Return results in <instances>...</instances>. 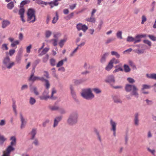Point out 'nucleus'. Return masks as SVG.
<instances>
[{
	"mask_svg": "<svg viewBox=\"0 0 156 156\" xmlns=\"http://www.w3.org/2000/svg\"><path fill=\"white\" fill-rule=\"evenodd\" d=\"M113 100L116 103H120L122 102V101L118 97H114Z\"/></svg>",
	"mask_w": 156,
	"mask_h": 156,
	"instance_id": "34",
	"label": "nucleus"
},
{
	"mask_svg": "<svg viewBox=\"0 0 156 156\" xmlns=\"http://www.w3.org/2000/svg\"><path fill=\"white\" fill-rule=\"evenodd\" d=\"M110 124L111 126V130L113 131V135L114 136H115L117 123L112 119H111L110 121Z\"/></svg>",
	"mask_w": 156,
	"mask_h": 156,
	"instance_id": "7",
	"label": "nucleus"
},
{
	"mask_svg": "<svg viewBox=\"0 0 156 156\" xmlns=\"http://www.w3.org/2000/svg\"><path fill=\"white\" fill-rule=\"evenodd\" d=\"M135 52L138 54H142L144 52V49H136L134 50Z\"/></svg>",
	"mask_w": 156,
	"mask_h": 156,
	"instance_id": "44",
	"label": "nucleus"
},
{
	"mask_svg": "<svg viewBox=\"0 0 156 156\" xmlns=\"http://www.w3.org/2000/svg\"><path fill=\"white\" fill-rule=\"evenodd\" d=\"M76 28L78 30H82L84 32H85L88 29L87 26L81 23H79L77 25Z\"/></svg>",
	"mask_w": 156,
	"mask_h": 156,
	"instance_id": "9",
	"label": "nucleus"
},
{
	"mask_svg": "<svg viewBox=\"0 0 156 156\" xmlns=\"http://www.w3.org/2000/svg\"><path fill=\"white\" fill-rule=\"evenodd\" d=\"M49 50V48H44L42 51L39 54V55L42 56L45 54Z\"/></svg>",
	"mask_w": 156,
	"mask_h": 156,
	"instance_id": "27",
	"label": "nucleus"
},
{
	"mask_svg": "<svg viewBox=\"0 0 156 156\" xmlns=\"http://www.w3.org/2000/svg\"><path fill=\"white\" fill-rule=\"evenodd\" d=\"M94 131L95 132V133H96V134L98 136V138L99 140L100 141H101V138L100 136L99 135V133L98 131V130L96 129H94Z\"/></svg>",
	"mask_w": 156,
	"mask_h": 156,
	"instance_id": "57",
	"label": "nucleus"
},
{
	"mask_svg": "<svg viewBox=\"0 0 156 156\" xmlns=\"http://www.w3.org/2000/svg\"><path fill=\"white\" fill-rule=\"evenodd\" d=\"M32 48L31 45H30L26 48L27 52V53H30V49Z\"/></svg>",
	"mask_w": 156,
	"mask_h": 156,
	"instance_id": "60",
	"label": "nucleus"
},
{
	"mask_svg": "<svg viewBox=\"0 0 156 156\" xmlns=\"http://www.w3.org/2000/svg\"><path fill=\"white\" fill-rule=\"evenodd\" d=\"M36 133V129H33L31 133V135L32 137L31 138V139H33L34 137V136Z\"/></svg>",
	"mask_w": 156,
	"mask_h": 156,
	"instance_id": "32",
	"label": "nucleus"
},
{
	"mask_svg": "<svg viewBox=\"0 0 156 156\" xmlns=\"http://www.w3.org/2000/svg\"><path fill=\"white\" fill-rule=\"evenodd\" d=\"M58 111L61 114H64L66 113V111L65 109L61 108H59Z\"/></svg>",
	"mask_w": 156,
	"mask_h": 156,
	"instance_id": "50",
	"label": "nucleus"
},
{
	"mask_svg": "<svg viewBox=\"0 0 156 156\" xmlns=\"http://www.w3.org/2000/svg\"><path fill=\"white\" fill-rule=\"evenodd\" d=\"M59 108L58 106L56 105L49 106L50 109L51 111H58Z\"/></svg>",
	"mask_w": 156,
	"mask_h": 156,
	"instance_id": "26",
	"label": "nucleus"
},
{
	"mask_svg": "<svg viewBox=\"0 0 156 156\" xmlns=\"http://www.w3.org/2000/svg\"><path fill=\"white\" fill-rule=\"evenodd\" d=\"M50 42H52L53 45L56 46L57 44V40L55 39H52L50 40Z\"/></svg>",
	"mask_w": 156,
	"mask_h": 156,
	"instance_id": "47",
	"label": "nucleus"
},
{
	"mask_svg": "<svg viewBox=\"0 0 156 156\" xmlns=\"http://www.w3.org/2000/svg\"><path fill=\"white\" fill-rule=\"evenodd\" d=\"M134 40L135 38L130 36H128L126 39L127 41L128 42H134Z\"/></svg>",
	"mask_w": 156,
	"mask_h": 156,
	"instance_id": "38",
	"label": "nucleus"
},
{
	"mask_svg": "<svg viewBox=\"0 0 156 156\" xmlns=\"http://www.w3.org/2000/svg\"><path fill=\"white\" fill-rule=\"evenodd\" d=\"M113 67L112 61H110L107 66L106 67L105 69L107 71H109Z\"/></svg>",
	"mask_w": 156,
	"mask_h": 156,
	"instance_id": "15",
	"label": "nucleus"
},
{
	"mask_svg": "<svg viewBox=\"0 0 156 156\" xmlns=\"http://www.w3.org/2000/svg\"><path fill=\"white\" fill-rule=\"evenodd\" d=\"M49 55H46L43 58V62L44 63L46 62L48 59Z\"/></svg>",
	"mask_w": 156,
	"mask_h": 156,
	"instance_id": "46",
	"label": "nucleus"
},
{
	"mask_svg": "<svg viewBox=\"0 0 156 156\" xmlns=\"http://www.w3.org/2000/svg\"><path fill=\"white\" fill-rule=\"evenodd\" d=\"M74 82L75 85H78L81 83L83 82V81L81 80H74Z\"/></svg>",
	"mask_w": 156,
	"mask_h": 156,
	"instance_id": "48",
	"label": "nucleus"
},
{
	"mask_svg": "<svg viewBox=\"0 0 156 156\" xmlns=\"http://www.w3.org/2000/svg\"><path fill=\"white\" fill-rule=\"evenodd\" d=\"M139 115L138 113H136L135 115L134 122L136 126H138L139 125Z\"/></svg>",
	"mask_w": 156,
	"mask_h": 156,
	"instance_id": "20",
	"label": "nucleus"
},
{
	"mask_svg": "<svg viewBox=\"0 0 156 156\" xmlns=\"http://www.w3.org/2000/svg\"><path fill=\"white\" fill-rule=\"evenodd\" d=\"M144 42L145 44H147L149 46H151V42L150 41L148 40H144Z\"/></svg>",
	"mask_w": 156,
	"mask_h": 156,
	"instance_id": "62",
	"label": "nucleus"
},
{
	"mask_svg": "<svg viewBox=\"0 0 156 156\" xmlns=\"http://www.w3.org/2000/svg\"><path fill=\"white\" fill-rule=\"evenodd\" d=\"M115 40V38H113L112 37L108 38L106 41L105 43L106 44H108L114 41Z\"/></svg>",
	"mask_w": 156,
	"mask_h": 156,
	"instance_id": "39",
	"label": "nucleus"
},
{
	"mask_svg": "<svg viewBox=\"0 0 156 156\" xmlns=\"http://www.w3.org/2000/svg\"><path fill=\"white\" fill-rule=\"evenodd\" d=\"M20 42L18 40L15 41L12 43L11 46L12 47H15V48H17L16 45L19 44Z\"/></svg>",
	"mask_w": 156,
	"mask_h": 156,
	"instance_id": "28",
	"label": "nucleus"
},
{
	"mask_svg": "<svg viewBox=\"0 0 156 156\" xmlns=\"http://www.w3.org/2000/svg\"><path fill=\"white\" fill-rule=\"evenodd\" d=\"M147 77L150 79H153L156 80V73H152L151 74H146Z\"/></svg>",
	"mask_w": 156,
	"mask_h": 156,
	"instance_id": "23",
	"label": "nucleus"
},
{
	"mask_svg": "<svg viewBox=\"0 0 156 156\" xmlns=\"http://www.w3.org/2000/svg\"><path fill=\"white\" fill-rule=\"evenodd\" d=\"M111 54L112 55H115L116 58H119L120 57V55L117 52L112 51L111 52Z\"/></svg>",
	"mask_w": 156,
	"mask_h": 156,
	"instance_id": "35",
	"label": "nucleus"
},
{
	"mask_svg": "<svg viewBox=\"0 0 156 156\" xmlns=\"http://www.w3.org/2000/svg\"><path fill=\"white\" fill-rule=\"evenodd\" d=\"M126 90L128 92L132 91V95H134L135 97L138 98V94L137 92L138 89L134 85L126 84L125 86Z\"/></svg>",
	"mask_w": 156,
	"mask_h": 156,
	"instance_id": "3",
	"label": "nucleus"
},
{
	"mask_svg": "<svg viewBox=\"0 0 156 156\" xmlns=\"http://www.w3.org/2000/svg\"><path fill=\"white\" fill-rule=\"evenodd\" d=\"M56 90L55 88H53L52 90V93H51V95L50 97V98L52 99L53 98V94L56 93Z\"/></svg>",
	"mask_w": 156,
	"mask_h": 156,
	"instance_id": "61",
	"label": "nucleus"
},
{
	"mask_svg": "<svg viewBox=\"0 0 156 156\" xmlns=\"http://www.w3.org/2000/svg\"><path fill=\"white\" fill-rule=\"evenodd\" d=\"M24 11L25 10L23 8H21L19 11V14L20 16L21 20L23 22H25V20L23 19Z\"/></svg>",
	"mask_w": 156,
	"mask_h": 156,
	"instance_id": "14",
	"label": "nucleus"
},
{
	"mask_svg": "<svg viewBox=\"0 0 156 156\" xmlns=\"http://www.w3.org/2000/svg\"><path fill=\"white\" fill-rule=\"evenodd\" d=\"M81 96L87 100H91L94 97V95L92 93L91 89L90 88L83 89L81 93Z\"/></svg>",
	"mask_w": 156,
	"mask_h": 156,
	"instance_id": "1",
	"label": "nucleus"
},
{
	"mask_svg": "<svg viewBox=\"0 0 156 156\" xmlns=\"http://www.w3.org/2000/svg\"><path fill=\"white\" fill-rule=\"evenodd\" d=\"M35 12L34 9H30L27 12V21L29 23H34L36 20Z\"/></svg>",
	"mask_w": 156,
	"mask_h": 156,
	"instance_id": "4",
	"label": "nucleus"
},
{
	"mask_svg": "<svg viewBox=\"0 0 156 156\" xmlns=\"http://www.w3.org/2000/svg\"><path fill=\"white\" fill-rule=\"evenodd\" d=\"M50 64L52 66H54L55 65L56 60L54 58H51L50 59Z\"/></svg>",
	"mask_w": 156,
	"mask_h": 156,
	"instance_id": "40",
	"label": "nucleus"
},
{
	"mask_svg": "<svg viewBox=\"0 0 156 156\" xmlns=\"http://www.w3.org/2000/svg\"><path fill=\"white\" fill-rule=\"evenodd\" d=\"M93 90L96 93L99 94L101 92V91L99 89L97 88H94Z\"/></svg>",
	"mask_w": 156,
	"mask_h": 156,
	"instance_id": "53",
	"label": "nucleus"
},
{
	"mask_svg": "<svg viewBox=\"0 0 156 156\" xmlns=\"http://www.w3.org/2000/svg\"><path fill=\"white\" fill-rule=\"evenodd\" d=\"M31 89L35 95H39V93L38 91L37 88L36 87L34 86Z\"/></svg>",
	"mask_w": 156,
	"mask_h": 156,
	"instance_id": "30",
	"label": "nucleus"
},
{
	"mask_svg": "<svg viewBox=\"0 0 156 156\" xmlns=\"http://www.w3.org/2000/svg\"><path fill=\"white\" fill-rule=\"evenodd\" d=\"M147 20V18L146 16L144 15H143L142 17V21L141 24H143Z\"/></svg>",
	"mask_w": 156,
	"mask_h": 156,
	"instance_id": "52",
	"label": "nucleus"
},
{
	"mask_svg": "<svg viewBox=\"0 0 156 156\" xmlns=\"http://www.w3.org/2000/svg\"><path fill=\"white\" fill-rule=\"evenodd\" d=\"M10 24V22L7 20H4L2 23V27L5 28L7 26H9Z\"/></svg>",
	"mask_w": 156,
	"mask_h": 156,
	"instance_id": "16",
	"label": "nucleus"
},
{
	"mask_svg": "<svg viewBox=\"0 0 156 156\" xmlns=\"http://www.w3.org/2000/svg\"><path fill=\"white\" fill-rule=\"evenodd\" d=\"M110 61H112V64L114 63L115 64L118 63L119 62V60L118 59H116L115 58H113Z\"/></svg>",
	"mask_w": 156,
	"mask_h": 156,
	"instance_id": "51",
	"label": "nucleus"
},
{
	"mask_svg": "<svg viewBox=\"0 0 156 156\" xmlns=\"http://www.w3.org/2000/svg\"><path fill=\"white\" fill-rule=\"evenodd\" d=\"M36 101L34 98L31 97L30 98L29 102L31 105H34L36 102Z\"/></svg>",
	"mask_w": 156,
	"mask_h": 156,
	"instance_id": "43",
	"label": "nucleus"
},
{
	"mask_svg": "<svg viewBox=\"0 0 156 156\" xmlns=\"http://www.w3.org/2000/svg\"><path fill=\"white\" fill-rule=\"evenodd\" d=\"M48 3L50 5L51 8H53L54 6H57L59 4L58 2H56L54 0L48 2Z\"/></svg>",
	"mask_w": 156,
	"mask_h": 156,
	"instance_id": "18",
	"label": "nucleus"
},
{
	"mask_svg": "<svg viewBox=\"0 0 156 156\" xmlns=\"http://www.w3.org/2000/svg\"><path fill=\"white\" fill-rule=\"evenodd\" d=\"M105 81L110 83H114L115 82V80L114 76L112 75L108 76L107 79Z\"/></svg>",
	"mask_w": 156,
	"mask_h": 156,
	"instance_id": "11",
	"label": "nucleus"
},
{
	"mask_svg": "<svg viewBox=\"0 0 156 156\" xmlns=\"http://www.w3.org/2000/svg\"><path fill=\"white\" fill-rule=\"evenodd\" d=\"M56 17H54L53 18L52 21V23H55L58 20V15L57 12L56 13Z\"/></svg>",
	"mask_w": 156,
	"mask_h": 156,
	"instance_id": "41",
	"label": "nucleus"
},
{
	"mask_svg": "<svg viewBox=\"0 0 156 156\" xmlns=\"http://www.w3.org/2000/svg\"><path fill=\"white\" fill-rule=\"evenodd\" d=\"M149 37L152 41H156V37L152 35H149L148 36Z\"/></svg>",
	"mask_w": 156,
	"mask_h": 156,
	"instance_id": "56",
	"label": "nucleus"
},
{
	"mask_svg": "<svg viewBox=\"0 0 156 156\" xmlns=\"http://www.w3.org/2000/svg\"><path fill=\"white\" fill-rule=\"evenodd\" d=\"M70 89L71 90V93L72 95V96L73 98L76 99V94L74 90L73 87L72 86V85H70Z\"/></svg>",
	"mask_w": 156,
	"mask_h": 156,
	"instance_id": "25",
	"label": "nucleus"
},
{
	"mask_svg": "<svg viewBox=\"0 0 156 156\" xmlns=\"http://www.w3.org/2000/svg\"><path fill=\"white\" fill-rule=\"evenodd\" d=\"M12 108L13 111L16 114L17 112L16 111V106L15 103H13L12 105Z\"/></svg>",
	"mask_w": 156,
	"mask_h": 156,
	"instance_id": "63",
	"label": "nucleus"
},
{
	"mask_svg": "<svg viewBox=\"0 0 156 156\" xmlns=\"http://www.w3.org/2000/svg\"><path fill=\"white\" fill-rule=\"evenodd\" d=\"M52 32L49 30H47L45 33V37L47 38H48L51 35Z\"/></svg>",
	"mask_w": 156,
	"mask_h": 156,
	"instance_id": "42",
	"label": "nucleus"
},
{
	"mask_svg": "<svg viewBox=\"0 0 156 156\" xmlns=\"http://www.w3.org/2000/svg\"><path fill=\"white\" fill-rule=\"evenodd\" d=\"M2 48L3 50H7L8 48L7 47V45L6 44H4L2 45Z\"/></svg>",
	"mask_w": 156,
	"mask_h": 156,
	"instance_id": "54",
	"label": "nucleus"
},
{
	"mask_svg": "<svg viewBox=\"0 0 156 156\" xmlns=\"http://www.w3.org/2000/svg\"><path fill=\"white\" fill-rule=\"evenodd\" d=\"M78 114L76 113L71 114L68 120V123L71 125L76 124L77 121Z\"/></svg>",
	"mask_w": 156,
	"mask_h": 156,
	"instance_id": "5",
	"label": "nucleus"
},
{
	"mask_svg": "<svg viewBox=\"0 0 156 156\" xmlns=\"http://www.w3.org/2000/svg\"><path fill=\"white\" fill-rule=\"evenodd\" d=\"M67 39H64L61 40L60 41L59 43V45L60 47L61 48L63 46L64 43L66 41Z\"/></svg>",
	"mask_w": 156,
	"mask_h": 156,
	"instance_id": "31",
	"label": "nucleus"
},
{
	"mask_svg": "<svg viewBox=\"0 0 156 156\" xmlns=\"http://www.w3.org/2000/svg\"><path fill=\"white\" fill-rule=\"evenodd\" d=\"M109 55V53L108 52L105 53L103 56H102L101 58V63H104L106 61V58Z\"/></svg>",
	"mask_w": 156,
	"mask_h": 156,
	"instance_id": "17",
	"label": "nucleus"
},
{
	"mask_svg": "<svg viewBox=\"0 0 156 156\" xmlns=\"http://www.w3.org/2000/svg\"><path fill=\"white\" fill-rule=\"evenodd\" d=\"M76 4H74L72 5L69 6V8L70 9L72 10H73L76 7Z\"/></svg>",
	"mask_w": 156,
	"mask_h": 156,
	"instance_id": "64",
	"label": "nucleus"
},
{
	"mask_svg": "<svg viewBox=\"0 0 156 156\" xmlns=\"http://www.w3.org/2000/svg\"><path fill=\"white\" fill-rule=\"evenodd\" d=\"M11 142L10 143V145L6 149V151L3 152V154L2 156H9L11 152L14 150L12 146L15 145L16 144V139L15 136H12L10 138Z\"/></svg>",
	"mask_w": 156,
	"mask_h": 156,
	"instance_id": "2",
	"label": "nucleus"
},
{
	"mask_svg": "<svg viewBox=\"0 0 156 156\" xmlns=\"http://www.w3.org/2000/svg\"><path fill=\"white\" fill-rule=\"evenodd\" d=\"M116 36L118 38H120V39H122V32L121 31H118L116 34Z\"/></svg>",
	"mask_w": 156,
	"mask_h": 156,
	"instance_id": "45",
	"label": "nucleus"
},
{
	"mask_svg": "<svg viewBox=\"0 0 156 156\" xmlns=\"http://www.w3.org/2000/svg\"><path fill=\"white\" fill-rule=\"evenodd\" d=\"M115 67L116 69L113 71V73H115L120 71H122L123 70V69L122 68L121 66L120 65H117Z\"/></svg>",
	"mask_w": 156,
	"mask_h": 156,
	"instance_id": "21",
	"label": "nucleus"
},
{
	"mask_svg": "<svg viewBox=\"0 0 156 156\" xmlns=\"http://www.w3.org/2000/svg\"><path fill=\"white\" fill-rule=\"evenodd\" d=\"M15 51L14 49H10L9 51V54L10 56H12L15 53Z\"/></svg>",
	"mask_w": 156,
	"mask_h": 156,
	"instance_id": "58",
	"label": "nucleus"
},
{
	"mask_svg": "<svg viewBox=\"0 0 156 156\" xmlns=\"http://www.w3.org/2000/svg\"><path fill=\"white\" fill-rule=\"evenodd\" d=\"M45 83L44 84V86H45L46 90H48V89L50 87V84L49 81L48 80H45Z\"/></svg>",
	"mask_w": 156,
	"mask_h": 156,
	"instance_id": "37",
	"label": "nucleus"
},
{
	"mask_svg": "<svg viewBox=\"0 0 156 156\" xmlns=\"http://www.w3.org/2000/svg\"><path fill=\"white\" fill-rule=\"evenodd\" d=\"M86 20L88 22L94 23L96 20L94 16L91 15L90 17L86 19Z\"/></svg>",
	"mask_w": 156,
	"mask_h": 156,
	"instance_id": "24",
	"label": "nucleus"
},
{
	"mask_svg": "<svg viewBox=\"0 0 156 156\" xmlns=\"http://www.w3.org/2000/svg\"><path fill=\"white\" fill-rule=\"evenodd\" d=\"M62 117L59 116L56 117L54 120V124L53 125L54 127H55L56 126L59 122L62 119Z\"/></svg>",
	"mask_w": 156,
	"mask_h": 156,
	"instance_id": "19",
	"label": "nucleus"
},
{
	"mask_svg": "<svg viewBox=\"0 0 156 156\" xmlns=\"http://www.w3.org/2000/svg\"><path fill=\"white\" fill-rule=\"evenodd\" d=\"M22 56L21 53H18L16 56V61L18 63H20L21 59Z\"/></svg>",
	"mask_w": 156,
	"mask_h": 156,
	"instance_id": "29",
	"label": "nucleus"
},
{
	"mask_svg": "<svg viewBox=\"0 0 156 156\" xmlns=\"http://www.w3.org/2000/svg\"><path fill=\"white\" fill-rule=\"evenodd\" d=\"M146 36V34L137 35L136 36L135 38V40L134 43L136 44L137 43H139L141 41V38L142 37H145Z\"/></svg>",
	"mask_w": 156,
	"mask_h": 156,
	"instance_id": "10",
	"label": "nucleus"
},
{
	"mask_svg": "<svg viewBox=\"0 0 156 156\" xmlns=\"http://www.w3.org/2000/svg\"><path fill=\"white\" fill-rule=\"evenodd\" d=\"M142 90H143L145 89H148L150 88L151 87L150 86L147 85V84H143L142 86Z\"/></svg>",
	"mask_w": 156,
	"mask_h": 156,
	"instance_id": "49",
	"label": "nucleus"
},
{
	"mask_svg": "<svg viewBox=\"0 0 156 156\" xmlns=\"http://www.w3.org/2000/svg\"><path fill=\"white\" fill-rule=\"evenodd\" d=\"M78 49V47H76L74 51L70 54V56L72 57L73 56L75 53L76 52L77 50Z\"/></svg>",
	"mask_w": 156,
	"mask_h": 156,
	"instance_id": "55",
	"label": "nucleus"
},
{
	"mask_svg": "<svg viewBox=\"0 0 156 156\" xmlns=\"http://www.w3.org/2000/svg\"><path fill=\"white\" fill-rule=\"evenodd\" d=\"M67 61V58H65L64 59H62L59 61L56 65V67H58L62 66L64 62H66Z\"/></svg>",
	"mask_w": 156,
	"mask_h": 156,
	"instance_id": "22",
	"label": "nucleus"
},
{
	"mask_svg": "<svg viewBox=\"0 0 156 156\" xmlns=\"http://www.w3.org/2000/svg\"><path fill=\"white\" fill-rule=\"evenodd\" d=\"M127 80L130 83H133L135 82V80L133 78L129 77L127 79Z\"/></svg>",
	"mask_w": 156,
	"mask_h": 156,
	"instance_id": "59",
	"label": "nucleus"
},
{
	"mask_svg": "<svg viewBox=\"0 0 156 156\" xmlns=\"http://www.w3.org/2000/svg\"><path fill=\"white\" fill-rule=\"evenodd\" d=\"M14 6L13 2H11L8 3L7 5V8L10 9H12Z\"/></svg>",
	"mask_w": 156,
	"mask_h": 156,
	"instance_id": "33",
	"label": "nucleus"
},
{
	"mask_svg": "<svg viewBox=\"0 0 156 156\" xmlns=\"http://www.w3.org/2000/svg\"><path fill=\"white\" fill-rule=\"evenodd\" d=\"M49 91L48 90H45L42 93V96L39 97L41 100H46L50 98V97L48 95Z\"/></svg>",
	"mask_w": 156,
	"mask_h": 156,
	"instance_id": "8",
	"label": "nucleus"
},
{
	"mask_svg": "<svg viewBox=\"0 0 156 156\" xmlns=\"http://www.w3.org/2000/svg\"><path fill=\"white\" fill-rule=\"evenodd\" d=\"M34 72H32L29 79V80L34 81L36 80H39L40 77L37 76H34Z\"/></svg>",
	"mask_w": 156,
	"mask_h": 156,
	"instance_id": "12",
	"label": "nucleus"
},
{
	"mask_svg": "<svg viewBox=\"0 0 156 156\" xmlns=\"http://www.w3.org/2000/svg\"><path fill=\"white\" fill-rule=\"evenodd\" d=\"M20 118L21 121V125L20 128L21 129H23L24 128L26 124V121L25 120L21 114H20Z\"/></svg>",
	"mask_w": 156,
	"mask_h": 156,
	"instance_id": "13",
	"label": "nucleus"
},
{
	"mask_svg": "<svg viewBox=\"0 0 156 156\" xmlns=\"http://www.w3.org/2000/svg\"><path fill=\"white\" fill-rule=\"evenodd\" d=\"M3 62L4 65L8 69H11L15 65V62L11 61L10 58L8 56H6L4 58Z\"/></svg>",
	"mask_w": 156,
	"mask_h": 156,
	"instance_id": "6",
	"label": "nucleus"
},
{
	"mask_svg": "<svg viewBox=\"0 0 156 156\" xmlns=\"http://www.w3.org/2000/svg\"><path fill=\"white\" fill-rule=\"evenodd\" d=\"M124 71L126 73L129 72L130 70V69L129 68L128 65L125 64L124 65Z\"/></svg>",
	"mask_w": 156,
	"mask_h": 156,
	"instance_id": "36",
	"label": "nucleus"
}]
</instances>
